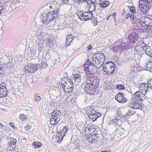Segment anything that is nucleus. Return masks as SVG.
<instances>
[{
	"label": "nucleus",
	"instance_id": "1",
	"mask_svg": "<svg viewBox=\"0 0 152 152\" xmlns=\"http://www.w3.org/2000/svg\"><path fill=\"white\" fill-rule=\"evenodd\" d=\"M58 12V9L51 11L45 10L41 14L40 19L43 22H49L57 17L58 14H59Z\"/></svg>",
	"mask_w": 152,
	"mask_h": 152
},
{
	"label": "nucleus",
	"instance_id": "2",
	"mask_svg": "<svg viewBox=\"0 0 152 152\" xmlns=\"http://www.w3.org/2000/svg\"><path fill=\"white\" fill-rule=\"evenodd\" d=\"M50 124L53 125H55L58 124L60 121L62 117V114L58 110H56L50 113Z\"/></svg>",
	"mask_w": 152,
	"mask_h": 152
},
{
	"label": "nucleus",
	"instance_id": "3",
	"mask_svg": "<svg viewBox=\"0 0 152 152\" xmlns=\"http://www.w3.org/2000/svg\"><path fill=\"white\" fill-rule=\"evenodd\" d=\"M115 68V64L112 62L105 63L103 67L104 71L109 75H111L114 73Z\"/></svg>",
	"mask_w": 152,
	"mask_h": 152
},
{
	"label": "nucleus",
	"instance_id": "4",
	"mask_svg": "<svg viewBox=\"0 0 152 152\" xmlns=\"http://www.w3.org/2000/svg\"><path fill=\"white\" fill-rule=\"evenodd\" d=\"M77 15L80 20L84 21L91 19L93 17V13L88 12L78 11L77 13Z\"/></svg>",
	"mask_w": 152,
	"mask_h": 152
},
{
	"label": "nucleus",
	"instance_id": "5",
	"mask_svg": "<svg viewBox=\"0 0 152 152\" xmlns=\"http://www.w3.org/2000/svg\"><path fill=\"white\" fill-rule=\"evenodd\" d=\"M148 0H140L138 8L144 14L146 13L149 10Z\"/></svg>",
	"mask_w": 152,
	"mask_h": 152
},
{
	"label": "nucleus",
	"instance_id": "6",
	"mask_svg": "<svg viewBox=\"0 0 152 152\" xmlns=\"http://www.w3.org/2000/svg\"><path fill=\"white\" fill-rule=\"evenodd\" d=\"M84 89L86 92L90 94H96L98 92L97 89L95 88V87L92 86L91 83H88L85 86Z\"/></svg>",
	"mask_w": 152,
	"mask_h": 152
},
{
	"label": "nucleus",
	"instance_id": "7",
	"mask_svg": "<svg viewBox=\"0 0 152 152\" xmlns=\"http://www.w3.org/2000/svg\"><path fill=\"white\" fill-rule=\"evenodd\" d=\"M61 87L63 88L65 92L71 93L73 91V87L72 85H68L66 81H63L59 83Z\"/></svg>",
	"mask_w": 152,
	"mask_h": 152
},
{
	"label": "nucleus",
	"instance_id": "8",
	"mask_svg": "<svg viewBox=\"0 0 152 152\" xmlns=\"http://www.w3.org/2000/svg\"><path fill=\"white\" fill-rule=\"evenodd\" d=\"M38 65L37 64H29L25 66L24 68L26 72L34 73L37 69Z\"/></svg>",
	"mask_w": 152,
	"mask_h": 152
},
{
	"label": "nucleus",
	"instance_id": "9",
	"mask_svg": "<svg viewBox=\"0 0 152 152\" xmlns=\"http://www.w3.org/2000/svg\"><path fill=\"white\" fill-rule=\"evenodd\" d=\"M139 35L135 31H133L129 35L128 38L129 41L131 42V44L133 45L138 41Z\"/></svg>",
	"mask_w": 152,
	"mask_h": 152
},
{
	"label": "nucleus",
	"instance_id": "10",
	"mask_svg": "<svg viewBox=\"0 0 152 152\" xmlns=\"http://www.w3.org/2000/svg\"><path fill=\"white\" fill-rule=\"evenodd\" d=\"M149 20H151L150 18L146 17L145 16H142L138 18L136 25H138L139 26H142L144 24L145 25L147 22Z\"/></svg>",
	"mask_w": 152,
	"mask_h": 152
},
{
	"label": "nucleus",
	"instance_id": "11",
	"mask_svg": "<svg viewBox=\"0 0 152 152\" xmlns=\"http://www.w3.org/2000/svg\"><path fill=\"white\" fill-rule=\"evenodd\" d=\"M86 138L91 143H95L97 142L99 139L98 135L94 133L91 134H89L88 137H86Z\"/></svg>",
	"mask_w": 152,
	"mask_h": 152
},
{
	"label": "nucleus",
	"instance_id": "12",
	"mask_svg": "<svg viewBox=\"0 0 152 152\" xmlns=\"http://www.w3.org/2000/svg\"><path fill=\"white\" fill-rule=\"evenodd\" d=\"M123 93L121 92H119L115 96V99L119 102L124 104L125 103L126 101V99L123 96Z\"/></svg>",
	"mask_w": 152,
	"mask_h": 152
},
{
	"label": "nucleus",
	"instance_id": "13",
	"mask_svg": "<svg viewBox=\"0 0 152 152\" xmlns=\"http://www.w3.org/2000/svg\"><path fill=\"white\" fill-rule=\"evenodd\" d=\"M129 106L134 109L141 110L142 107L139 104L136 102L133 99H131V102L129 103Z\"/></svg>",
	"mask_w": 152,
	"mask_h": 152
},
{
	"label": "nucleus",
	"instance_id": "14",
	"mask_svg": "<svg viewBox=\"0 0 152 152\" xmlns=\"http://www.w3.org/2000/svg\"><path fill=\"white\" fill-rule=\"evenodd\" d=\"M94 129L91 128V126L88 125L87 127L84 128L83 129V132L86 138H88L89 134H91L94 132Z\"/></svg>",
	"mask_w": 152,
	"mask_h": 152
},
{
	"label": "nucleus",
	"instance_id": "15",
	"mask_svg": "<svg viewBox=\"0 0 152 152\" xmlns=\"http://www.w3.org/2000/svg\"><path fill=\"white\" fill-rule=\"evenodd\" d=\"M105 56L102 53H97L93 58V61H97L103 62L104 61Z\"/></svg>",
	"mask_w": 152,
	"mask_h": 152
},
{
	"label": "nucleus",
	"instance_id": "16",
	"mask_svg": "<svg viewBox=\"0 0 152 152\" xmlns=\"http://www.w3.org/2000/svg\"><path fill=\"white\" fill-rule=\"evenodd\" d=\"M122 117L121 113L120 114H117L115 116V118L113 120V121L116 125H117L118 126H120L122 124V121L121 119Z\"/></svg>",
	"mask_w": 152,
	"mask_h": 152
},
{
	"label": "nucleus",
	"instance_id": "17",
	"mask_svg": "<svg viewBox=\"0 0 152 152\" xmlns=\"http://www.w3.org/2000/svg\"><path fill=\"white\" fill-rule=\"evenodd\" d=\"M147 83H142L141 84L140 86V89L141 90V92L143 94L145 95V94H147L149 95H151V94L150 91H149L148 93L147 92Z\"/></svg>",
	"mask_w": 152,
	"mask_h": 152
},
{
	"label": "nucleus",
	"instance_id": "18",
	"mask_svg": "<svg viewBox=\"0 0 152 152\" xmlns=\"http://www.w3.org/2000/svg\"><path fill=\"white\" fill-rule=\"evenodd\" d=\"M142 93L140 91H137L134 94V99L137 101H142L144 98Z\"/></svg>",
	"mask_w": 152,
	"mask_h": 152
},
{
	"label": "nucleus",
	"instance_id": "19",
	"mask_svg": "<svg viewBox=\"0 0 152 152\" xmlns=\"http://www.w3.org/2000/svg\"><path fill=\"white\" fill-rule=\"evenodd\" d=\"M147 92L150 91L151 94L152 95V79H148L147 82Z\"/></svg>",
	"mask_w": 152,
	"mask_h": 152
},
{
	"label": "nucleus",
	"instance_id": "20",
	"mask_svg": "<svg viewBox=\"0 0 152 152\" xmlns=\"http://www.w3.org/2000/svg\"><path fill=\"white\" fill-rule=\"evenodd\" d=\"M81 75L79 74H75L73 76V78L75 83H77L80 82L81 80Z\"/></svg>",
	"mask_w": 152,
	"mask_h": 152
},
{
	"label": "nucleus",
	"instance_id": "21",
	"mask_svg": "<svg viewBox=\"0 0 152 152\" xmlns=\"http://www.w3.org/2000/svg\"><path fill=\"white\" fill-rule=\"evenodd\" d=\"M6 65L4 63L2 64L0 62V77H3L4 76V69L6 68Z\"/></svg>",
	"mask_w": 152,
	"mask_h": 152
},
{
	"label": "nucleus",
	"instance_id": "22",
	"mask_svg": "<svg viewBox=\"0 0 152 152\" xmlns=\"http://www.w3.org/2000/svg\"><path fill=\"white\" fill-rule=\"evenodd\" d=\"M101 115V114L100 113L96 112V113L92 114V115H90L89 118L90 119H92V121L94 122L96 120V119Z\"/></svg>",
	"mask_w": 152,
	"mask_h": 152
},
{
	"label": "nucleus",
	"instance_id": "23",
	"mask_svg": "<svg viewBox=\"0 0 152 152\" xmlns=\"http://www.w3.org/2000/svg\"><path fill=\"white\" fill-rule=\"evenodd\" d=\"M94 107V106H92L86 110V113L88 117H89V116H90V115H92V114L96 113V112L95 111L94 109H93Z\"/></svg>",
	"mask_w": 152,
	"mask_h": 152
},
{
	"label": "nucleus",
	"instance_id": "24",
	"mask_svg": "<svg viewBox=\"0 0 152 152\" xmlns=\"http://www.w3.org/2000/svg\"><path fill=\"white\" fill-rule=\"evenodd\" d=\"M142 12L138 7L137 8H136V11H135L134 14L138 18L142 16V15L144 14Z\"/></svg>",
	"mask_w": 152,
	"mask_h": 152
},
{
	"label": "nucleus",
	"instance_id": "25",
	"mask_svg": "<svg viewBox=\"0 0 152 152\" xmlns=\"http://www.w3.org/2000/svg\"><path fill=\"white\" fill-rule=\"evenodd\" d=\"M8 94L7 89L0 90V99L6 96Z\"/></svg>",
	"mask_w": 152,
	"mask_h": 152
},
{
	"label": "nucleus",
	"instance_id": "26",
	"mask_svg": "<svg viewBox=\"0 0 152 152\" xmlns=\"http://www.w3.org/2000/svg\"><path fill=\"white\" fill-rule=\"evenodd\" d=\"M99 4L101 7H106L109 4V2L108 1H103L101 2H99Z\"/></svg>",
	"mask_w": 152,
	"mask_h": 152
},
{
	"label": "nucleus",
	"instance_id": "27",
	"mask_svg": "<svg viewBox=\"0 0 152 152\" xmlns=\"http://www.w3.org/2000/svg\"><path fill=\"white\" fill-rule=\"evenodd\" d=\"M2 59L4 60L5 61V64H8L10 62V59L11 58V57L10 56H9L8 55H6L4 56H3Z\"/></svg>",
	"mask_w": 152,
	"mask_h": 152
},
{
	"label": "nucleus",
	"instance_id": "28",
	"mask_svg": "<svg viewBox=\"0 0 152 152\" xmlns=\"http://www.w3.org/2000/svg\"><path fill=\"white\" fill-rule=\"evenodd\" d=\"M130 19L132 20V24H137L138 18L135 15L132 14Z\"/></svg>",
	"mask_w": 152,
	"mask_h": 152
},
{
	"label": "nucleus",
	"instance_id": "29",
	"mask_svg": "<svg viewBox=\"0 0 152 152\" xmlns=\"http://www.w3.org/2000/svg\"><path fill=\"white\" fill-rule=\"evenodd\" d=\"M145 68L147 70L152 72V62H148L145 65Z\"/></svg>",
	"mask_w": 152,
	"mask_h": 152
},
{
	"label": "nucleus",
	"instance_id": "30",
	"mask_svg": "<svg viewBox=\"0 0 152 152\" xmlns=\"http://www.w3.org/2000/svg\"><path fill=\"white\" fill-rule=\"evenodd\" d=\"M16 148V145H15L9 143L7 145V149L9 150L12 151L14 150Z\"/></svg>",
	"mask_w": 152,
	"mask_h": 152
},
{
	"label": "nucleus",
	"instance_id": "31",
	"mask_svg": "<svg viewBox=\"0 0 152 152\" xmlns=\"http://www.w3.org/2000/svg\"><path fill=\"white\" fill-rule=\"evenodd\" d=\"M32 145L36 148H40L42 145V143L40 142L34 141L32 143Z\"/></svg>",
	"mask_w": 152,
	"mask_h": 152
},
{
	"label": "nucleus",
	"instance_id": "32",
	"mask_svg": "<svg viewBox=\"0 0 152 152\" xmlns=\"http://www.w3.org/2000/svg\"><path fill=\"white\" fill-rule=\"evenodd\" d=\"M89 12H92V13L93 11H96V6L94 4L92 3L90 4V6L89 7Z\"/></svg>",
	"mask_w": 152,
	"mask_h": 152
},
{
	"label": "nucleus",
	"instance_id": "33",
	"mask_svg": "<svg viewBox=\"0 0 152 152\" xmlns=\"http://www.w3.org/2000/svg\"><path fill=\"white\" fill-rule=\"evenodd\" d=\"M95 61L94 66L97 68H99L101 67L103 64V62L97 61Z\"/></svg>",
	"mask_w": 152,
	"mask_h": 152
},
{
	"label": "nucleus",
	"instance_id": "34",
	"mask_svg": "<svg viewBox=\"0 0 152 152\" xmlns=\"http://www.w3.org/2000/svg\"><path fill=\"white\" fill-rule=\"evenodd\" d=\"M145 25L147 26L148 28L149 29H152V20L151 19V20H149L147 21L145 24Z\"/></svg>",
	"mask_w": 152,
	"mask_h": 152
},
{
	"label": "nucleus",
	"instance_id": "35",
	"mask_svg": "<svg viewBox=\"0 0 152 152\" xmlns=\"http://www.w3.org/2000/svg\"><path fill=\"white\" fill-rule=\"evenodd\" d=\"M129 42V41H128L127 42H124V46H126V49L132 47L134 46L133 44H131V42Z\"/></svg>",
	"mask_w": 152,
	"mask_h": 152
},
{
	"label": "nucleus",
	"instance_id": "36",
	"mask_svg": "<svg viewBox=\"0 0 152 152\" xmlns=\"http://www.w3.org/2000/svg\"><path fill=\"white\" fill-rule=\"evenodd\" d=\"M102 10L103 11H104V10L103 9H101V12H99V13L100 14V16L98 18H100L99 22L102 21L104 19L105 17V15H104V14H103V13L102 12Z\"/></svg>",
	"mask_w": 152,
	"mask_h": 152
},
{
	"label": "nucleus",
	"instance_id": "37",
	"mask_svg": "<svg viewBox=\"0 0 152 152\" xmlns=\"http://www.w3.org/2000/svg\"><path fill=\"white\" fill-rule=\"evenodd\" d=\"M74 39L73 36L71 35H68L66 38V41L70 43L72 42Z\"/></svg>",
	"mask_w": 152,
	"mask_h": 152
},
{
	"label": "nucleus",
	"instance_id": "38",
	"mask_svg": "<svg viewBox=\"0 0 152 152\" xmlns=\"http://www.w3.org/2000/svg\"><path fill=\"white\" fill-rule=\"evenodd\" d=\"M112 50L114 52H116L117 51H119L121 50L119 45L115 46L113 47Z\"/></svg>",
	"mask_w": 152,
	"mask_h": 152
},
{
	"label": "nucleus",
	"instance_id": "39",
	"mask_svg": "<svg viewBox=\"0 0 152 152\" xmlns=\"http://www.w3.org/2000/svg\"><path fill=\"white\" fill-rule=\"evenodd\" d=\"M9 140L10 141V142L9 143L16 145L17 142L16 139L12 138H9Z\"/></svg>",
	"mask_w": 152,
	"mask_h": 152
},
{
	"label": "nucleus",
	"instance_id": "40",
	"mask_svg": "<svg viewBox=\"0 0 152 152\" xmlns=\"http://www.w3.org/2000/svg\"><path fill=\"white\" fill-rule=\"evenodd\" d=\"M94 64L92 65V64H90L89 65V68L88 70V71L89 72H90L91 73H93V69H94Z\"/></svg>",
	"mask_w": 152,
	"mask_h": 152
},
{
	"label": "nucleus",
	"instance_id": "41",
	"mask_svg": "<svg viewBox=\"0 0 152 152\" xmlns=\"http://www.w3.org/2000/svg\"><path fill=\"white\" fill-rule=\"evenodd\" d=\"M35 99L36 102H39L41 100V97L39 96V94H36L35 95Z\"/></svg>",
	"mask_w": 152,
	"mask_h": 152
},
{
	"label": "nucleus",
	"instance_id": "42",
	"mask_svg": "<svg viewBox=\"0 0 152 152\" xmlns=\"http://www.w3.org/2000/svg\"><path fill=\"white\" fill-rule=\"evenodd\" d=\"M119 46L121 50L122 49H126V46H124V42L120 43Z\"/></svg>",
	"mask_w": 152,
	"mask_h": 152
},
{
	"label": "nucleus",
	"instance_id": "43",
	"mask_svg": "<svg viewBox=\"0 0 152 152\" xmlns=\"http://www.w3.org/2000/svg\"><path fill=\"white\" fill-rule=\"evenodd\" d=\"M93 73H91L90 72H86V74L85 75V76L86 77V78H88V77H93L92 74Z\"/></svg>",
	"mask_w": 152,
	"mask_h": 152
},
{
	"label": "nucleus",
	"instance_id": "44",
	"mask_svg": "<svg viewBox=\"0 0 152 152\" xmlns=\"http://www.w3.org/2000/svg\"><path fill=\"white\" fill-rule=\"evenodd\" d=\"M46 41L48 42L47 45L48 46H51L52 44V39L50 38H49L48 37L47 39H46L45 40Z\"/></svg>",
	"mask_w": 152,
	"mask_h": 152
},
{
	"label": "nucleus",
	"instance_id": "45",
	"mask_svg": "<svg viewBox=\"0 0 152 152\" xmlns=\"http://www.w3.org/2000/svg\"><path fill=\"white\" fill-rule=\"evenodd\" d=\"M19 116L20 118L22 121H24L25 119H26L27 118L26 115L23 114H21Z\"/></svg>",
	"mask_w": 152,
	"mask_h": 152
},
{
	"label": "nucleus",
	"instance_id": "46",
	"mask_svg": "<svg viewBox=\"0 0 152 152\" xmlns=\"http://www.w3.org/2000/svg\"><path fill=\"white\" fill-rule=\"evenodd\" d=\"M7 89L6 86L4 83H2L0 84V90Z\"/></svg>",
	"mask_w": 152,
	"mask_h": 152
},
{
	"label": "nucleus",
	"instance_id": "47",
	"mask_svg": "<svg viewBox=\"0 0 152 152\" xmlns=\"http://www.w3.org/2000/svg\"><path fill=\"white\" fill-rule=\"evenodd\" d=\"M92 23L94 26H96L97 25V20L96 18H92Z\"/></svg>",
	"mask_w": 152,
	"mask_h": 152
},
{
	"label": "nucleus",
	"instance_id": "48",
	"mask_svg": "<svg viewBox=\"0 0 152 152\" xmlns=\"http://www.w3.org/2000/svg\"><path fill=\"white\" fill-rule=\"evenodd\" d=\"M97 77H94L93 78V82L92 83H96L97 82H99L100 79L99 78H97Z\"/></svg>",
	"mask_w": 152,
	"mask_h": 152
},
{
	"label": "nucleus",
	"instance_id": "49",
	"mask_svg": "<svg viewBox=\"0 0 152 152\" xmlns=\"http://www.w3.org/2000/svg\"><path fill=\"white\" fill-rule=\"evenodd\" d=\"M110 17H111V19H112L113 18V19L114 21H115L116 20V15L115 13V12L114 14L112 15H110Z\"/></svg>",
	"mask_w": 152,
	"mask_h": 152
},
{
	"label": "nucleus",
	"instance_id": "50",
	"mask_svg": "<svg viewBox=\"0 0 152 152\" xmlns=\"http://www.w3.org/2000/svg\"><path fill=\"white\" fill-rule=\"evenodd\" d=\"M134 110V109L131 107V109H129L128 112V113H129V114H131V115H132L134 114L135 113Z\"/></svg>",
	"mask_w": 152,
	"mask_h": 152
},
{
	"label": "nucleus",
	"instance_id": "51",
	"mask_svg": "<svg viewBox=\"0 0 152 152\" xmlns=\"http://www.w3.org/2000/svg\"><path fill=\"white\" fill-rule=\"evenodd\" d=\"M129 10L130 12L133 14H134V13L135 12V11H136V9L134 7L132 6L130 7Z\"/></svg>",
	"mask_w": 152,
	"mask_h": 152
},
{
	"label": "nucleus",
	"instance_id": "52",
	"mask_svg": "<svg viewBox=\"0 0 152 152\" xmlns=\"http://www.w3.org/2000/svg\"><path fill=\"white\" fill-rule=\"evenodd\" d=\"M89 65H88V64H84V67L86 72L88 71V70L89 68Z\"/></svg>",
	"mask_w": 152,
	"mask_h": 152
},
{
	"label": "nucleus",
	"instance_id": "53",
	"mask_svg": "<svg viewBox=\"0 0 152 152\" xmlns=\"http://www.w3.org/2000/svg\"><path fill=\"white\" fill-rule=\"evenodd\" d=\"M47 65L45 62H43L41 63L40 64V66L41 68H45L47 66Z\"/></svg>",
	"mask_w": 152,
	"mask_h": 152
},
{
	"label": "nucleus",
	"instance_id": "54",
	"mask_svg": "<svg viewBox=\"0 0 152 152\" xmlns=\"http://www.w3.org/2000/svg\"><path fill=\"white\" fill-rule=\"evenodd\" d=\"M117 88L120 89H124V86L120 84L117 85Z\"/></svg>",
	"mask_w": 152,
	"mask_h": 152
},
{
	"label": "nucleus",
	"instance_id": "55",
	"mask_svg": "<svg viewBox=\"0 0 152 152\" xmlns=\"http://www.w3.org/2000/svg\"><path fill=\"white\" fill-rule=\"evenodd\" d=\"M130 116H131V114H129V113H128V112H127L126 114L125 115L123 116V117L126 119L127 120Z\"/></svg>",
	"mask_w": 152,
	"mask_h": 152
},
{
	"label": "nucleus",
	"instance_id": "56",
	"mask_svg": "<svg viewBox=\"0 0 152 152\" xmlns=\"http://www.w3.org/2000/svg\"><path fill=\"white\" fill-rule=\"evenodd\" d=\"M99 82H97L96 83H91V85L93 86H94L95 87V88L96 89V88L99 87Z\"/></svg>",
	"mask_w": 152,
	"mask_h": 152
},
{
	"label": "nucleus",
	"instance_id": "57",
	"mask_svg": "<svg viewBox=\"0 0 152 152\" xmlns=\"http://www.w3.org/2000/svg\"><path fill=\"white\" fill-rule=\"evenodd\" d=\"M68 130V127L67 126H65L62 130V132L66 133Z\"/></svg>",
	"mask_w": 152,
	"mask_h": 152
},
{
	"label": "nucleus",
	"instance_id": "58",
	"mask_svg": "<svg viewBox=\"0 0 152 152\" xmlns=\"http://www.w3.org/2000/svg\"><path fill=\"white\" fill-rule=\"evenodd\" d=\"M77 3L80 4L84 2H86L87 0H75Z\"/></svg>",
	"mask_w": 152,
	"mask_h": 152
},
{
	"label": "nucleus",
	"instance_id": "59",
	"mask_svg": "<svg viewBox=\"0 0 152 152\" xmlns=\"http://www.w3.org/2000/svg\"><path fill=\"white\" fill-rule=\"evenodd\" d=\"M31 126L30 125H26L25 127V130L26 131H29L31 128Z\"/></svg>",
	"mask_w": 152,
	"mask_h": 152
},
{
	"label": "nucleus",
	"instance_id": "60",
	"mask_svg": "<svg viewBox=\"0 0 152 152\" xmlns=\"http://www.w3.org/2000/svg\"><path fill=\"white\" fill-rule=\"evenodd\" d=\"M94 77H88V78H86V80L89 81L91 83H92L93 82V80Z\"/></svg>",
	"mask_w": 152,
	"mask_h": 152
},
{
	"label": "nucleus",
	"instance_id": "61",
	"mask_svg": "<svg viewBox=\"0 0 152 152\" xmlns=\"http://www.w3.org/2000/svg\"><path fill=\"white\" fill-rule=\"evenodd\" d=\"M67 83H68V85H71L72 86H73L74 83L73 82L72 80H71L70 79L69 81H67Z\"/></svg>",
	"mask_w": 152,
	"mask_h": 152
},
{
	"label": "nucleus",
	"instance_id": "62",
	"mask_svg": "<svg viewBox=\"0 0 152 152\" xmlns=\"http://www.w3.org/2000/svg\"><path fill=\"white\" fill-rule=\"evenodd\" d=\"M146 54L148 56L151 57L152 56V51L151 50L150 51H148V52H147Z\"/></svg>",
	"mask_w": 152,
	"mask_h": 152
},
{
	"label": "nucleus",
	"instance_id": "63",
	"mask_svg": "<svg viewBox=\"0 0 152 152\" xmlns=\"http://www.w3.org/2000/svg\"><path fill=\"white\" fill-rule=\"evenodd\" d=\"M132 14H127L126 15H125V18L126 19H128L129 18H130V17H131V15Z\"/></svg>",
	"mask_w": 152,
	"mask_h": 152
},
{
	"label": "nucleus",
	"instance_id": "64",
	"mask_svg": "<svg viewBox=\"0 0 152 152\" xmlns=\"http://www.w3.org/2000/svg\"><path fill=\"white\" fill-rule=\"evenodd\" d=\"M76 99H75L72 98L70 100V102L73 104H75L76 102Z\"/></svg>",
	"mask_w": 152,
	"mask_h": 152
}]
</instances>
